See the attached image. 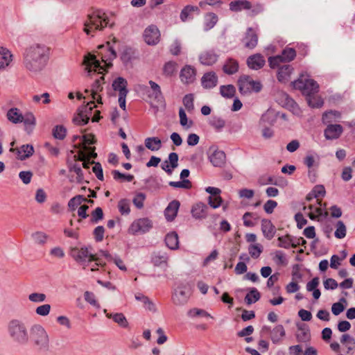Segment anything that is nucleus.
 <instances>
[{
	"label": "nucleus",
	"mask_w": 355,
	"mask_h": 355,
	"mask_svg": "<svg viewBox=\"0 0 355 355\" xmlns=\"http://www.w3.org/2000/svg\"><path fill=\"white\" fill-rule=\"evenodd\" d=\"M223 70L228 75L234 74L239 70V63L233 58H228L223 64Z\"/></svg>",
	"instance_id": "nucleus-37"
},
{
	"label": "nucleus",
	"mask_w": 355,
	"mask_h": 355,
	"mask_svg": "<svg viewBox=\"0 0 355 355\" xmlns=\"http://www.w3.org/2000/svg\"><path fill=\"white\" fill-rule=\"evenodd\" d=\"M144 144L145 146L151 151H157L162 148V141L156 137H147Z\"/></svg>",
	"instance_id": "nucleus-41"
},
{
	"label": "nucleus",
	"mask_w": 355,
	"mask_h": 355,
	"mask_svg": "<svg viewBox=\"0 0 355 355\" xmlns=\"http://www.w3.org/2000/svg\"><path fill=\"white\" fill-rule=\"evenodd\" d=\"M66 133H67V130L62 125H56L53 129V135L55 139H60V140L63 139L66 136Z\"/></svg>",
	"instance_id": "nucleus-60"
},
{
	"label": "nucleus",
	"mask_w": 355,
	"mask_h": 355,
	"mask_svg": "<svg viewBox=\"0 0 355 355\" xmlns=\"http://www.w3.org/2000/svg\"><path fill=\"white\" fill-rule=\"evenodd\" d=\"M336 231L334 236L337 239H343L346 236L347 229L344 223L341 220H338L336 225Z\"/></svg>",
	"instance_id": "nucleus-52"
},
{
	"label": "nucleus",
	"mask_w": 355,
	"mask_h": 355,
	"mask_svg": "<svg viewBox=\"0 0 355 355\" xmlns=\"http://www.w3.org/2000/svg\"><path fill=\"white\" fill-rule=\"evenodd\" d=\"M320 162L319 155L314 151H309L304 158V164L311 168L315 166H318Z\"/></svg>",
	"instance_id": "nucleus-35"
},
{
	"label": "nucleus",
	"mask_w": 355,
	"mask_h": 355,
	"mask_svg": "<svg viewBox=\"0 0 355 355\" xmlns=\"http://www.w3.org/2000/svg\"><path fill=\"white\" fill-rule=\"evenodd\" d=\"M135 297L136 300L139 301L143 304L144 307L146 310L153 313L156 312L157 309L155 304L147 296L141 293H136L135 295Z\"/></svg>",
	"instance_id": "nucleus-33"
},
{
	"label": "nucleus",
	"mask_w": 355,
	"mask_h": 355,
	"mask_svg": "<svg viewBox=\"0 0 355 355\" xmlns=\"http://www.w3.org/2000/svg\"><path fill=\"white\" fill-rule=\"evenodd\" d=\"M25 125V131L31 134L36 124V119L32 112H28L24 116L23 121Z\"/></svg>",
	"instance_id": "nucleus-38"
},
{
	"label": "nucleus",
	"mask_w": 355,
	"mask_h": 355,
	"mask_svg": "<svg viewBox=\"0 0 355 355\" xmlns=\"http://www.w3.org/2000/svg\"><path fill=\"white\" fill-rule=\"evenodd\" d=\"M150 89L146 87L148 97L157 102H160L163 99L161 88L158 84L153 80L149 81Z\"/></svg>",
	"instance_id": "nucleus-20"
},
{
	"label": "nucleus",
	"mask_w": 355,
	"mask_h": 355,
	"mask_svg": "<svg viewBox=\"0 0 355 355\" xmlns=\"http://www.w3.org/2000/svg\"><path fill=\"white\" fill-rule=\"evenodd\" d=\"M144 38L148 45H155L160 40V32L155 25L148 26L144 31Z\"/></svg>",
	"instance_id": "nucleus-15"
},
{
	"label": "nucleus",
	"mask_w": 355,
	"mask_h": 355,
	"mask_svg": "<svg viewBox=\"0 0 355 355\" xmlns=\"http://www.w3.org/2000/svg\"><path fill=\"white\" fill-rule=\"evenodd\" d=\"M180 205V204L179 201L175 200H173L168 204L164 210V216L168 221H172L175 219L177 216Z\"/></svg>",
	"instance_id": "nucleus-25"
},
{
	"label": "nucleus",
	"mask_w": 355,
	"mask_h": 355,
	"mask_svg": "<svg viewBox=\"0 0 355 355\" xmlns=\"http://www.w3.org/2000/svg\"><path fill=\"white\" fill-rule=\"evenodd\" d=\"M313 197L316 199V202L320 203V198L325 195V189L322 185H317L312 190Z\"/></svg>",
	"instance_id": "nucleus-62"
},
{
	"label": "nucleus",
	"mask_w": 355,
	"mask_h": 355,
	"mask_svg": "<svg viewBox=\"0 0 355 355\" xmlns=\"http://www.w3.org/2000/svg\"><path fill=\"white\" fill-rule=\"evenodd\" d=\"M31 237L33 241L38 245L46 243L49 236L43 232H36L32 234Z\"/></svg>",
	"instance_id": "nucleus-48"
},
{
	"label": "nucleus",
	"mask_w": 355,
	"mask_h": 355,
	"mask_svg": "<svg viewBox=\"0 0 355 355\" xmlns=\"http://www.w3.org/2000/svg\"><path fill=\"white\" fill-rule=\"evenodd\" d=\"M293 85L295 89L300 90L306 97L311 94H317L319 89V85L316 81L309 78L304 74H302L297 80L293 82Z\"/></svg>",
	"instance_id": "nucleus-7"
},
{
	"label": "nucleus",
	"mask_w": 355,
	"mask_h": 355,
	"mask_svg": "<svg viewBox=\"0 0 355 355\" xmlns=\"http://www.w3.org/2000/svg\"><path fill=\"white\" fill-rule=\"evenodd\" d=\"M217 83L218 76L214 71L205 73L201 78V84L205 89H211L216 87Z\"/></svg>",
	"instance_id": "nucleus-21"
},
{
	"label": "nucleus",
	"mask_w": 355,
	"mask_h": 355,
	"mask_svg": "<svg viewBox=\"0 0 355 355\" xmlns=\"http://www.w3.org/2000/svg\"><path fill=\"white\" fill-rule=\"evenodd\" d=\"M114 22H111L107 14L101 10H96L89 13L84 21V32L87 35H92L97 31H102L105 27H113Z\"/></svg>",
	"instance_id": "nucleus-3"
},
{
	"label": "nucleus",
	"mask_w": 355,
	"mask_h": 355,
	"mask_svg": "<svg viewBox=\"0 0 355 355\" xmlns=\"http://www.w3.org/2000/svg\"><path fill=\"white\" fill-rule=\"evenodd\" d=\"M103 80L104 77L101 76L100 78L96 79L92 85L91 94L92 96V98L94 100H96L98 103H102L101 98L98 96V93L103 89L102 84L103 83Z\"/></svg>",
	"instance_id": "nucleus-32"
},
{
	"label": "nucleus",
	"mask_w": 355,
	"mask_h": 355,
	"mask_svg": "<svg viewBox=\"0 0 355 355\" xmlns=\"http://www.w3.org/2000/svg\"><path fill=\"white\" fill-rule=\"evenodd\" d=\"M153 227L150 220L146 218L135 220L129 227V232L132 234H144Z\"/></svg>",
	"instance_id": "nucleus-12"
},
{
	"label": "nucleus",
	"mask_w": 355,
	"mask_h": 355,
	"mask_svg": "<svg viewBox=\"0 0 355 355\" xmlns=\"http://www.w3.org/2000/svg\"><path fill=\"white\" fill-rule=\"evenodd\" d=\"M207 206L202 203L198 202L194 205L191 209V214L196 219H202L206 218L207 215Z\"/></svg>",
	"instance_id": "nucleus-27"
},
{
	"label": "nucleus",
	"mask_w": 355,
	"mask_h": 355,
	"mask_svg": "<svg viewBox=\"0 0 355 355\" xmlns=\"http://www.w3.org/2000/svg\"><path fill=\"white\" fill-rule=\"evenodd\" d=\"M101 255L105 257L107 260H114L115 264L119 267V268L121 270H126V267L123 263V261L118 257L113 258L111 254H110L106 251H101Z\"/></svg>",
	"instance_id": "nucleus-53"
},
{
	"label": "nucleus",
	"mask_w": 355,
	"mask_h": 355,
	"mask_svg": "<svg viewBox=\"0 0 355 355\" xmlns=\"http://www.w3.org/2000/svg\"><path fill=\"white\" fill-rule=\"evenodd\" d=\"M260 298V294L255 288H252L249 293L245 297V301L248 304H251L257 302Z\"/></svg>",
	"instance_id": "nucleus-51"
},
{
	"label": "nucleus",
	"mask_w": 355,
	"mask_h": 355,
	"mask_svg": "<svg viewBox=\"0 0 355 355\" xmlns=\"http://www.w3.org/2000/svg\"><path fill=\"white\" fill-rule=\"evenodd\" d=\"M343 132V128L338 124H329L324 130V137L327 140L338 139Z\"/></svg>",
	"instance_id": "nucleus-19"
},
{
	"label": "nucleus",
	"mask_w": 355,
	"mask_h": 355,
	"mask_svg": "<svg viewBox=\"0 0 355 355\" xmlns=\"http://www.w3.org/2000/svg\"><path fill=\"white\" fill-rule=\"evenodd\" d=\"M306 99L309 105L313 108L320 107L323 105V100L316 94L306 96Z\"/></svg>",
	"instance_id": "nucleus-46"
},
{
	"label": "nucleus",
	"mask_w": 355,
	"mask_h": 355,
	"mask_svg": "<svg viewBox=\"0 0 355 355\" xmlns=\"http://www.w3.org/2000/svg\"><path fill=\"white\" fill-rule=\"evenodd\" d=\"M191 295L190 286L187 283L180 284L173 291L172 302L176 306H184Z\"/></svg>",
	"instance_id": "nucleus-8"
},
{
	"label": "nucleus",
	"mask_w": 355,
	"mask_h": 355,
	"mask_svg": "<svg viewBox=\"0 0 355 355\" xmlns=\"http://www.w3.org/2000/svg\"><path fill=\"white\" fill-rule=\"evenodd\" d=\"M10 151L16 153L17 158L18 159L24 160L30 157L33 154L34 148L31 144H24L19 148H11Z\"/></svg>",
	"instance_id": "nucleus-18"
},
{
	"label": "nucleus",
	"mask_w": 355,
	"mask_h": 355,
	"mask_svg": "<svg viewBox=\"0 0 355 355\" xmlns=\"http://www.w3.org/2000/svg\"><path fill=\"white\" fill-rule=\"evenodd\" d=\"M40 349H46L49 345V335L41 324H34L31 327L29 340Z\"/></svg>",
	"instance_id": "nucleus-5"
},
{
	"label": "nucleus",
	"mask_w": 355,
	"mask_h": 355,
	"mask_svg": "<svg viewBox=\"0 0 355 355\" xmlns=\"http://www.w3.org/2000/svg\"><path fill=\"white\" fill-rule=\"evenodd\" d=\"M98 48L107 50L105 54H103L102 52L98 53L104 65H101L94 55L87 54L84 58L83 63L85 65V70L87 71L88 73H90L92 71H98L99 73H103V71H105V68H109L112 66V61L116 57V51L111 42H107L105 45L99 46Z\"/></svg>",
	"instance_id": "nucleus-2"
},
{
	"label": "nucleus",
	"mask_w": 355,
	"mask_h": 355,
	"mask_svg": "<svg viewBox=\"0 0 355 355\" xmlns=\"http://www.w3.org/2000/svg\"><path fill=\"white\" fill-rule=\"evenodd\" d=\"M304 211L309 210L307 215L311 220H320L328 216V212L325 210V207H322V203L316 202L311 204L308 207L304 206Z\"/></svg>",
	"instance_id": "nucleus-11"
},
{
	"label": "nucleus",
	"mask_w": 355,
	"mask_h": 355,
	"mask_svg": "<svg viewBox=\"0 0 355 355\" xmlns=\"http://www.w3.org/2000/svg\"><path fill=\"white\" fill-rule=\"evenodd\" d=\"M196 69L191 65H186L180 71V80L184 84L192 83L196 79Z\"/></svg>",
	"instance_id": "nucleus-17"
},
{
	"label": "nucleus",
	"mask_w": 355,
	"mask_h": 355,
	"mask_svg": "<svg viewBox=\"0 0 355 355\" xmlns=\"http://www.w3.org/2000/svg\"><path fill=\"white\" fill-rule=\"evenodd\" d=\"M7 332L11 340L17 345L24 346L29 342L28 327L21 320H10L7 324Z\"/></svg>",
	"instance_id": "nucleus-4"
},
{
	"label": "nucleus",
	"mask_w": 355,
	"mask_h": 355,
	"mask_svg": "<svg viewBox=\"0 0 355 355\" xmlns=\"http://www.w3.org/2000/svg\"><path fill=\"white\" fill-rule=\"evenodd\" d=\"M209 124L216 130H221L225 125V121L221 117L213 116L209 121Z\"/></svg>",
	"instance_id": "nucleus-59"
},
{
	"label": "nucleus",
	"mask_w": 355,
	"mask_h": 355,
	"mask_svg": "<svg viewBox=\"0 0 355 355\" xmlns=\"http://www.w3.org/2000/svg\"><path fill=\"white\" fill-rule=\"evenodd\" d=\"M236 92V89L232 85H222L220 87V95L226 98H232Z\"/></svg>",
	"instance_id": "nucleus-47"
},
{
	"label": "nucleus",
	"mask_w": 355,
	"mask_h": 355,
	"mask_svg": "<svg viewBox=\"0 0 355 355\" xmlns=\"http://www.w3.org/2000/svg\"><path fill=\"white\" fill-rule=\"evenodd\" d=\"M251 8V3L247 0H238L230 3V9L232 11L239 12L243 9L248 10Z\"/></svg>",
	"instance_id": "nucleus-42"
},
{
	"label": "nucleus",
	"mask_w": 355,
	"mask_h": 355,
	"mask_svg": "<svg viewBox=\"0 0 355 355\" xmlns=\"http://www.w3.org/2000/svg\"><path fill=\"white\" fill-rule=\"evenodd\" d=\"M194 96L192 94H187L184 96L182 99L183 105L187 110V111L189 113H192L194 110Z\"/></svg>",
	"instance_id": "nucleus-49"
},
{
	"label": "nucleus",
	"mask_w": 355,
	"mask_h": 355,
	"mask_svg": "<svg viewBox=\"0 0 355 355\" xmlns=\"http://www.w3.org/2000/svg\"><path fill=\"white\" fill-rule=\"evenodd\" d=\"M69 169L70 172H73L76 174V179L73 180V177L70 178L71 182H76L78 184H83L85 182L88 183L89 182L84 180V175L81 168V165L79 163L74 162L69 164Z\"/></svg>",
	"instance_id": "nucleus-22"
},
{
	"label": "nucleus",
	"mask_w": 355,
	"mask_h": 355,
	"mask_svg": "<svg viewBox=\"0 0 355 355\" xmlns=\"http://www.w3.org/2000/svg\"><path fill=\"white\" fill-rule=\"evenodd\" d=\"M168 259V257L165 252H157L152 257L153 263L156 266L162 268L167 267Z\"/></svg>",
	"instance_id": "nucleus-36"
},
{
	"label": "nucleus",
	"mask_w": 355,
	"mask_h": 355,
	"mask_svg": "<svg viewBox=\"0 0 355 355\" xmlns=\"http://www.w3.org/2000/svg\"><path fill=\"white\" fill-rule=\"evenodd\" d=\"M285 336L286 331L284 327L282 324L275 326L270 331V339L275 344L280 343Z\"/></svg>",
	"instance_id": "nucleus-30"
},
{
	"label": "nucleus",
	"mask_w": 355,
	"mask_h": 355,
	"mask_svg": "<svg viewBox=\"0 0 355 355\" xmlns=\"http://www.w3.org/2000/svg\"><path fill=\"white\" fill-rule=\"evenodd\" d=\"M340 117V112L337 111H329L325 112L322 116V122L324 124L329 125L336 121Z\"/></svg>",
	"instance_id": "nucleus-45"
},
{
	"label": "nucleus",
	"mask_w": 355,
	"mask_h": 355,
	"mask_svg": "<svg viewBox=\"0 0 355 355\" xmlns=\"http://www.w3.org/2000/svg\"><path fill=\"white\" fill-rule=\"evenodd\" d=\"M112 175L115 180H121L126 182H131L134 179V176L130 174H123L119 172V171L114 170L112 171Z\"/></svg>",
	"instance_id": "nucleus-58"
},
{
	"label": "nucleus",
	"mask_w": 355,
	"mask_h": 355,
	"mask_svg": "<svg viewBox=\"0 0 355 355\" xmlns=\"http://www.w3.org/2000/svg\"><path fill=\"white\" fill-rule=\"evenodd\" d=\"M279 244L278 246L285 249H288L292 245V236L290 235H286L279 236L278 238Z\"/></svg>",
	"instance_id": "nucleus-57"
},
{
	"label": "nucleus",
	"mask_w": 355,
	"mask_h": 355,
	"mask_svg": "<svg viewBox=\"0 0 355 355\" xmlns=\"http://www.w3.org/2000/svg\"><path fill=\"white\" fill-rule=\"evenodd\" d=\"M261 231L268 240H271L275 234L276 228L270 220L263 219L261 220Z\"/></svg>",
	"instance_id": "nucleus-24"
},
{
	"label": "nucleus",
	"mask_w": 355,
	"mask_h": 355,
	"mask_svg": "<svg viewBox=\"0 0 355 355\" xmlns=\"http://www.w3.org/2000/svg\"><path fill=\"white\" fill-rule=\"evenodd\" d=\"M218 17L216 14L210 12L205 15L204 21V30L209 31L216 24Z\"/></svg>",
	"instance_id": "nucleus-43"
},
{
	"label": "nucleus",
	"mask_w": 355,
	"mask_h": 355,
	"mask_svg": "<svg viewBox=\"0 0 355 355\" xmlns=\"http://www.w3.org/2000/svg\"><path fill=\"white\" fill-rule=\"evenodd\" d=\"M118 208L122 215L128 214L130 211V202L127 199H122L118 203Z\"/></svg>",
	"instance_id": "nucleus-61"
},
{
	"label": "nucleus",
	"mask_w": 355,
	"mask_h": 355,
	"mask_svg": "<svg viewBox=\"0 0 355 355\" xmlns=\"http://www.w3.org/2000/svg\"><path fill=\"white\" fill-rule=\"evenodd\" d=\"M219 55L214 49H208L199 54L198 60L201 64L211 66L218 60Z\"/></svg>",
	"instance_id": "nucleus-16"
},
{
	"label": "nucleus",
	"mask_w": 355,
	"mask_h": 355,
	"mask_svg": "<svg viewBox=\"0 0 355 355\" xmlns=\"http://www.w3.org/2000/svg\"><path fill=\"white\" fill-rule=\"evenodd\" d=\"M87 200V198L81 195H77L75 197L70 199L68 202V206L71 210H75L76 208L81 205L82 202Z\"/></svg>",
	"instance_id": "nucleus-56"
},
{
	"label": "nucleus",
	"mask_w": 355,
	"mask_h": 355,
	"mask_svg": "<svg viewBox=\"0 0 355 355\" xmlns=\"http://www.w3.org/2000/svg\"><path fill=\"white\" fill-rule=\"evenodd\" d=\"M244 46L248 49H254L258 42V37L252 28H248L245 37L243 40Z\"/></svg>",
	"instance_id": "nucleus-23"
},
{
	"label": "nucleus",
	"mask_w": 355,
	"mask_h": 355,
	"mask_svg": "<svg viewBox=\"0 0 355 355\" xmlns=\"http://www.w3.org/2000/svg\"><path fill=\"white\" fill-rule=\"evenodd\" d=\"M263 252V246L260 243H253L249 245L248 252L253 259H257Z\"/></svg>",
	"instance_id": "nucleus-50"
},
{
	"label": "nucleus",
	"mask_w": 355,
	"mask_h": 355,
	"mask_svg": "<svg viewBox=\"0 0 355 355\" xmlns=\"http://www.w3.org/2000/svg\"><path fill=\"white\" fill-rule=\"evenodd\" d=\"M187 315L189 317L193 318L196 316H202L205 318H213V317L206 311L203 309H200L197 308H193L190 309L187 312Z\"/></svg>",
	"instance_id": "nucleus-55"
},
{
	"label": "nucleus",
	"mask_w": 355,
	"mask_h": 355,
	"mask_svg": "<svg viewBox=\"0 0 355 355\" xmlns=\"http://www.w3.org/2000/svg\"><path fill=\"white\" fill-rule=\"evenodd\" d=\"M145 199L146 195L144 193H137L135 196L132 202L137 208L141 209L144 207V202Z\"/></svg>",
	"instance_id": "nucleus-64"
},
{
	"label": "nucleus",
	"mask_w": 355,
	"mask_h": 355,
	"mask_svg": "<svg viewBox=\"0 0 355 355\" xmlns=\"http://www.w3.org/2000/svg\"><path fill=\"white\" fill-rule=\"evenodd\" d=\"M50 48L43 44H33L23 53V66L30 73L38 74L46 67Z\"/></svg>",
	"instance_id": "nucleus-1"
},
{
	"label": "nucleus",
	"mask_w": 355,
	"mask_h": 355,
	"mask_svg": "<svg viewBox=\"0 0 355 355\" xmlns=\"http://www.w3.org/2000/svg\"><path fill=\"white\" fill-rule=\"evenodd\" d=\"M296 56V52L293 48H286L283 50L281 55H278L274 57H270L268 62L271 68L279 67L280 63L291 62Z\"/></svg>",
	"instance_id": "nucleus-9"
},
{
	"label": "nucleus",
	"mask_w": 355,
	"mask_h": 355,
	"mask_svg": "<svg viewBox=\"0 0 355 355\" xmlns=\"http://www.w3.org/2000/svg\"><path fill=\"white\" fill-rule=\"evenodd\" d=\"M69 254L76 262L84 266L98 260L96 255L92 253L91 247L71 248Z\"/></svg>",
	"instance_id": "nucleus-6"
},
{
	"label": "nucleus",
	"mask_w": 355,
	"mask_h": 355,
	"mask_svg": "<svg viewBox=\"0 0 355 355\" xmlns=\"http://www.w3.org/2000/svg\"><path fill=\"white\" fill-rule=\"evenodd\" d=\"M196 10H198V7L192 6H187L181 11L180 16L181 20L182 21H186L187 20V19L189 17L190 14Z\"/></svg>",
	"instance_id": "nucleus-63"
},
{
	"label": "nucleus",
	"mask_w": 355,
	"mask_h": 355,
	"mask_svg": "<svg viewBox=\"0 0 355 355\" xmlns=\"http://www.w3.org/2000/svg\"><path fill=\"white\" fill-rule=\"evenodd\" d=\"M165 243L171 250H176L179 248L178 235L175 232H171L166 234Z\"/></svg>",
	"instance_id": "nucleus-39"
},
{
	"label": "nucleus",
	"mask_w": 355,
	"mask_h": 355,
	"mask_svg": "<svg viewBox=\"0 0 355 355\" xmlns=\"http://www.w3.org/2000/svg\"><path fill=\"white\" fill-rule=\"evenodd\" d=\"M12 60L10 51L3 46L0 47V69H5Z\"/></svg>",
	"instance_id": "nucleus-29"
},
{
	"label": "nucleus",
	"mask_w": 355,
	"mask_h": 355,
	"mask_svg": "<svg viewBox=\"0 0 355 355\" xmlns=\"http://www.w3.org/2000/svg\"><path fill=\"white\" fill-rule=\"evenodd\" d=\"M94 104V102L91 101L87 103V105L80 107L78 115L73 119V121L80 125L87 124L92 115L93 107H96V105H93Z\"/></svg>",
	"instance_id": "nucleus-13"
},
{
	"label": "nucleus",
	"mask_w": 355,
	"mask_h": 355,
	"mask_svg": "<svg viewBox=\"0 0 355 355\" xmlns=\"http://www.w3.org/2000/svg\"><path fill=\"white\" fill-rule=\"evenodd\" d=\"M8 119L13 123H21L24 120V116L20 110L16 107L10 108L7 112Z\"/></svg>",
	"instance_id": "nucleus-40"
},
{
	"label": "nucleus",
	"mask_w": 355,
	"mask_h": 355,
	"mask_svg": "<svg viewBox=\"0 0 355 355\" xmlns=\"http://www.w3.org/2000/svg\"><path fill=\"white\" fill-rule=\"evenodd\" d=\"M243 220L245 227H253L256 224L257 217L253 213L246 212L243 216Z\"/></svg>",
	"instance_id": "nucleus-54"
},
{
	"label": "nucleus",
	"mask_w": 355,
	"mask_h": 355,
	"mask_svg": "<svg viewBox=\"0 0 355 355\" xmlns=\"http://www.w3.org/2000/svg\"><path fill=\"white\" fill-rule=\"evenodd\" d=\"M128 82L127 80L122 78L118 77L116 78L112 83V87L114 91L119 92V95H127L128 93V90L127 89Z\"/></svg>",
	"instance_id": "nucleus-31"
},
{
	"label": "nucleus",
	"mask_w": 355,
	"mask_h": 355,
	"mask_svg": "<svg viewBox=\"0 0 355 355\" xmlns=\"http://www.w3.org/2000/svg\"><path fill=\"white\" fill-rule=\"evenodd\" d=\"M103 312L106 315L107 318H112L113 321L118 324L120 327L123 328L128 327V322L125 316L122 313H108L107 309H104Z\"/></svg>",
	"instance_id": "nucleus-28"
},
{
	"label": "nucleus",
	"mask_w": 355,
	"mask_h": 355,
	"mask_svg": "<svg viewBox=\"0 0 355 355\" xmlns=\"http://www.w3.org/2000/svg\"><path fill=\"white\" fill-rule=\"evenodd\" d=\"M209 159L215 167H223L225 163L226 155L223 150H220L215 147H211L208 153Z\"/></svg>",
	"instance_id": "nucleus-14"
},
{
	"label": "nucleus",
	"mask_w": 355,
	"mask_h": 355,
	"mask_svg": "<svg viewBox=\"0 0 355 355\" xmlns=\"http://www.w3.org/2000/svg\"><path fill=\"white\" fill-rule=\"evenodd\" d=\"M247 64L250 69L257 70L263 67L265 60L261 54H254L248 58Z\"/></svg>",
	"instance_id": "nucleus-26"
},
{
	"label": "nucleus",
	"mask_w": 355,
	"mask_h": 355,
	"mask_svg": "<svg viewBox=\"0 0 355 355\" xmlns=\"http://www.w3.org/2000/svg\"><path fill=\"white\" fill-rule=\"evenodd\" d=\"M292 71L293 68L289 64H284L282 67H279L277 73L278 80L282 83L287 82Z\"/></svg>",
	"instance_id": "nucleus-34"
},
{
	"label": "nucleus",
	"mask_w": 355,
	"mask_h": 355,
	"mask_svg": "<svg viewBox=\"0 0 355 355\" xmlns=\"http://www.w3.org/2000/svg\"><path fill=\"white\" fill-rule=\"evenodd\" d=\"M239 88L242 94H246L251 91L258 92L261 89V85L259 82L253 80L250 76H243L239 80Z\"/></svg>",
	"instance_id": "nucleus-10"
},
{
	"label": "nucleus",
	"mask_w": 355,
	"mask_h": 355,
	"mask_svg": "<svg viewBox=\"0 0 355 355\" xmlns=\"http://www.w3.org/2000/svg\"><path fill=\"white\" fill-rule=\"evenodd\" d=\"M179 117H180V125L184 128V129H189L191 128L193 125V122L192 120H189L187 116V114L185 112V110L180 107L179 109Z\"/></svg>",
	"instance_id": "nucleus-44"
}]
</instances>
